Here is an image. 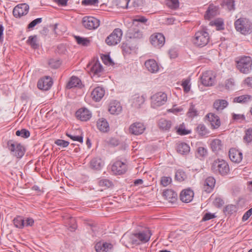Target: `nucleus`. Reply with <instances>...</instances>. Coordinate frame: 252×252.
<instances>
[{
    "label": "nucleus",
    "instance_id": "obj_1",
    "mask_svg": "<svg viewBox=\"0 0 252 252\" xmlns=\"http://www.w3.org/2000/svg\"><path fill=\"white\" fill-rule=\"evenodd\" d=\"M211 171L216 175L224 176L228 174L230 168L228 163L224 159L217 158L211 164Z\"/></svg>",
    "mask_w": 252,
    "mask_h": 252
},
{
    "label": "nucleus",
    "instance_id": "obj_2",
    "mask_svg": "<svg viewBox=\"0 0 252 252\" xmlns=\"http://www.w3.org/2000/svg\"><path fill=\"white\" fill-rule=\"evenodd\" d=\"M237 69L243 74L249 73L252 69V59L250 56H241L235 60Z\"/></svg>",
    "mask_w": 252,
    "mask_h": 252
},
{
    "label": "nucleus",
    "instance_id": "obj_3",
    "mask_svg": "<svg viewBox=\"0 0 252 252\" xmlns=\"http://www.w3.org/2000/svg\"><path fill=\"white\" fill-rule=\"evenodd\" d=\"M151 235V231L147 229L138 233L131 234L129 236V241L132 245L137 246L148 242Z\"/></svg>",
    "mask_w": 252,
    "mask_h": 252
},
{
    "label": "nucleus",
    "instance_id": "obj_4",
    "mask_svg": "<svg viewBox=\"0 0 252 252\" xmlns=\"http://www.w3.org/2000/svg\"><path fill=\"white\" fill-rule=\"evenodd\" d=\"M210 38L207 29L203 28L195 33L192 41L196 46L203 47L208 43Z\"/></svg>",
    "mask_w": 252,
    "mask_h": 252
},
{
    "label": "nucleus",
    "instance_id": "obj_5",
    "mask_svg": "<svg viewBox=\"0 0 252 252\" xmlns=\"http://www.w3.org/2000/svg\"><path fill=\"white\" fill-rule=\"evenodd\" d=\"M234 26L237 31L245 35L250 33L252 31V24L246 18L238 19L235 22Z\"/></svg>",
    "mask_w": 252,
    "mask_h": 252
},
{
    "label": "nucleus",
    "instance_id": "obj_6",
    "mask_svg": "<svg viewBox=\"0 0 252 252\" xmlns=\"http://www.w3.org/2000/svg\"><path fill=\"white\" fill-rule=\"evenodd\" d=\"M7 147L11 154L17 158H21L25 154L24 147L20 143L13 140H9L7 143Z\"/></svg>",
    "mask_w": 252,
    "mask_h": 252
},
{
    "label": "nucleus",
    "instance_id": "obj_7",
    "mask_svg": "<svg viewBox=\"0 0 252 252\" xmlns=\"http://www.w3.org/2000/svg\"><path fill=\"white\" fill-rule=\"evenodd\" d=\"M123 32L121 29L116 28L105 39L106 43L109 46L118 44L121 40Z\"/></svg>",
    "mask_w": 252,
    "mask_h": 252
},
{
    "label": "nucleus",
    "instance_id": "obj_8",
    "mask_svg": "<svg viewBox=\"0 0 252 252\" xmlns=\"http://www.w3.org/2000/svg\"><path fill=\"white\" fill-rule=\"evenodd\" d=\"M151 105L153 108L160 106L167 101V95L163 92H158L151 96Z\"/></svg>",
    "mask_w": 252,
    "mask_h": 252
},
{
    "label": "nucleus",
    "instance_id": "obj_9",
    "mask_svg": "<svg viewBox=\"0 0 252 252\" xmlns=\"http://www.w3.org/2000/svg\"><path fill=\"white\" fill-rule=\"evenodd\" d=\"M82 23L86 29L93 30L97 29L99 27L100 21L94 17L85 16L82 19Z\"/></svg>",
    "mask_w": 252,
    "mask_h": 252
},
{
    "label": "nucleus",
    "instance_id": "obj_10",
    "mask_svg": "<svg viewBox=\"0 0 252 252\" xmlns=\"http://www.w3.org/2000/svg\"><path fill=\"white\" fill-rule=\"evenodd\" d=\"M201 81L204 86H212L216 82V75L212 71H205L201 77Z\"/></svg>",
    "mask_w": 252,
    "mask_h": 252
},
{
    "label": "nucleus",
    "instance_id": "obj_11",
    "mask_svg": "<svg viewBox=\"0 0 252 252\" xmlns=\"http://www.w3.org/2000/svg\"><path fill=\"white\" fill-rule=\"evenodd\" d=\"M29 10V6L25 3L17 5L13 10V15L16 18H20L27 15Z\"/></svg>",
    "mask_w": 252,
    "mask_h": 252
},
{
    "label": "nucleus",
    "instance_id": "obj_12",
    "mask_svg": "<svg viewBox=\"0 0 252 252\" xmlns=\"http://www.w3.org/2000/svg\"><path fill=\"white\" fill-rule=\"evenodd\" d=\"M127 165L125 162L121 160L115 161L112 165L111 170L115 175H122L127 171Z\"/></svg>",
    "mask_w": 252,
    "mask_h": 252
},
{
    "label": "nucleus",
    "instance_id": "obj_13",
    "mask_svg": "<svg viewBox=\"0 0 252 252\" xmlns=\"http://www.w3.org/2000/svg\"><path fill=\"white\" fill-rule=\"evenodd\" d=\"M151 44L155 47L160 48L165 43V37L162 33H158L151 36Z\"/></svg>",
    "mask_w": 252,
    "mask_h": 252
},
{
    "label": "nucleus",
    "instance_id": "obj_14",
    "mask_svg": "<svg viewBox=\"0 0 252 252\" xmlns=\"http://www.w3.org/2000/svg\"><path fill=\"white\" fill-rule=\"evenodd\" d=\"M92 65L90 68V71L93 77H99L101 76L103 72V68L102 65L98 60L94 61L92 63Z\"/></svg>",
    "mask_w": 252,
    "mask_h": 252
},
{
    "label": "nucleus",
    "instance_id": "obj_15",
    "mask_svg": "<svg viewBox=\"0 0 252 252\" xmlns=\"http://www.w3.org/2000/svg\"><path fill=\"white\" fill-rule=\"evenodd\" d=\"M127 36L129 38L141 39L143 36V32L139 29V24L133 25V27L128 30Z\"/></svg>",
    "mask_w": 252,
    "mask_h": 252
},
{
    "label": "nucleus",
    "instance_id": "obj_16",
    "mask_svg": "<svg viewBox=\"0 0 252 252\" xmlns=\"http://www.w3.org/2000/svg\"><path fill=\"white\" fill-rule=\"evenodd\" d=\"M52 84L53 82L52 78L46 76L38 80L37 82V87L40 90L47 91L50 89Z\"/></svg>",
    "mask_w": 252,
    "mask_h": 252
},
{
    "label": "nucleus",
    "instance_id": "obj_17",
    "mask_svg": "<svg viewBox=\"0 0 252 252\" xmlns=\"http://www.w3.org/2000/svg\"><path fill=\"white\" fill-rule=\"evenodd\" d=\"M219 8L218 6L212 3L209 4L204 15L206 20H210L219 14Z\"/></svg>",
    "mask_w": 252,
    "mask_h": 252
},
{
    "label": "nucleus",
    "instance_id": "obj_18",
    "mask_svg": "<svg viewBox=\"0 0 252 252\" xmlns=\"http://www.w3.org/2000/svg\"><path fill=\"white\" fill-rule=\"evenodd\" d=\"M229 157L233 162L239 163L242 160L243 154L235 148H231L229 151Z\"/></svg>",
    "mask_w": 252,
    "mask_h": 252
},
{
    "label": "nucleus",
    "instance_id": "obj_19",
    "mask_svg": "<svg viewBox=\"0 0 252 252\" xmlns=\"http://www.w3.org/2000/svg\"><path fill=\"white\" fill-rule=\"evenodd\" d=\"M145 127L142 123L136 122L132 125L129 127V131L132 134L138 135L143 133Z\"/></svg>",
    "mask_w": 252,
    "mask_h": 252
},
{
    "label": "nucleus",
    "instance_id": "obj_20",
    "mask_svg": "<svg viewBox=\"0 0 252 252\" xmlns=\"http://www.w3.org/2000/svg\"><path fill=\"white\" fill-rule=\"evenodd\" d=\"M76 117L81 121H87L92 117L91 112L86 108H81L76 112Z\"/></svg>",
    "mask_w": 252,
    "mask_h": 252
},
{
    "label": "nucleus",
    "instance_id": "obj_21",
    "mask_svg": "<svg viewBox=\"0 0 252 252\" xmlns=\"http://www.w3.org/2000/svg\"><path fill=\"white\" fill-rule=\"evenodd\" d=\"M210 123L212 129H217L220 126V121L219 116L214 113H210L206 116Z\"/></svg>",
    "mask_w": 252,
    "mask_h": 252
},
{
    "label": "nucleus",
    "instance_id": "obj_22",
    "mask_svg": "<svg viewBox=\"0 0 252 252\" xmlns=\"http://www.w3.org/2000/svg\"><path fill=\"white\" fill-rule=\"evenodd\" d=\"M215 184L216 180L215 178L212 176H209L204 181L203 189L206 192L210 193L213 190Z\"/></svg>",
    "mask_w": 252,
    "mask_h": 252
},
{
    "label": "nucleus",
    "instance_id": "obj_23",
    "mask_svg": "<svg viewBox=\"0 0 252 252\" xmlns=\"http://www.w3.org/2000/svg\"><path fill=\"white\" fill-rule=\"evenodd\" d=\"M105 94L104 89L100 87L95 88L91 93L92 99L96 102L99 101Z\"/></svg>",
    "mask_w": 252,
    "mask_h": 252
},
{
    "label": "nucleus",
    "instance_id": "obj_24",
    "mask_svg": "<svg viewBox=\"0 0 252 252\" xmlns=\"http://www.w3.org/2000/svg\"><path fill=\"white\" fill-rule=\"evenodd\" d=\"M145 66L147 69L153 73H157L159 69V66L157 62L154 59H149L145 62Z\"/></svg>",
    "mask_w": 252,
    "mask_h": 252
},
{
    "label": "nucleus",
    "instance_id": "obj_25",
    "mask_svg": "<svg viewBox=\"0 0 252 252\" xmlns=\"http://www.w3.org/2000/svg\"><path fill=\"white\" fill-rule=\"evenodd\" d=\"M108 111L111 114L118 115L122 111V106L119 101L114 100L110 103Z\"/></svg>",
    "mask_w": 252,
    "mask_h": 252
},
{
    "label": "nucleus",
    "instance_id": "obj_26",
    "mask_svg": "<svg viewBox=\"0 0 252 252\" xmlns=\"http://www.w3.org/2000/svg\"><path fill=\"white\" fill-rule=\"evenodd\" d=\"M193 195L194 193L192 190L186 189L181 191L180 197L182 202L189 203L192 200Z\"/></svg>",
    "mask_w": 252,
    "mask_h": 252
},
{
    "label": "nucleus",
    "instance_id": "obj_27",
    "mask_svg": "<svg viewBox=\"0 0 252 252\" xmlns=\"http://www.w3.org/2000/svg\"><path fill=\"white\" fill-rule=\"evenodd\" d=\"M177 152L181 155H187L190 151V147L185 142H178L176 146Z\"/></svg>",
    "mask_w": 252,
    "mask_h": 252
},
{
    "label": "nucleus",
    "instance_id": "obj_28",
    "mask_svg": "<svg viewBox=\"0 0 252 252\" xmlns=\"http://www.w3.org/2000/svg\"><path fill=\"white\" fill-rule=\"evenodd\" d=\"M82 82L77 77L73 76L70 78L66 85V88L70 89L75 87L81 88Z\"/></svg>",
    "mask_w": 252,
    "mask_h": 252
},
{
    "label": "nucleus",
    "instance_id": "obj_29",
    "mask_svg": "<svg viewBox=\"0 0 252 252\" xmlns=\"http://www.w3.org/2000/svg\"><path fill=\"white\" fill-rule=\"evenodd\" d=\"M97 128L101 132H107L109 130V126L106 119H99L96 124Z\"/></svg>",
    "mask_w": 252,
    "mask_h": 252
},
{
    "label": "nucleus",
    "instance_id": "obj_30",
    "mask_svg": "<svg viewBox=\"0 0 252 252\" xmlns=\"http://www.w3.org/2000/svg\"><path fill=\"white\" fill-rule=\"evenodd\" d=\"M104 163L102 159L98 157L93 158L90 161L91 168L94 170H100L103 166Z\"/></svg>",
    "mask_w": 252,
    "mask_h": 252
},
{
    "label": "nucleus",
    "instance_id": "obj_31",
    "mask_svg": "<svg viewBox=\"0 0 252 252\" xmlns=\"http://www.w3.org/2000/svg\"><path fill=\"white\" fill-rule=\"evenodd\" d=\"M163 196L169 202H174L177 197V193L172 189H167L163 192Z\"/></svg>",
    "mask_w": 252,
    "mask_h": 252
},
{
    "label": "nucleus",
    "instance_id": "obj_32",
    "mask_svg": "<svg viewBox=\"0 0 252 252\" xmlns=\"http://www.w3.org/2000/svg\"><path fill=\"white\" fill-rule=\"evenodd\" d=\"M228 104L227 101L224 99H217L214 102L213 107L217 111H220L226 108Z\"/></svg>",
    "mask_w": 252,
    "mask_h": 252
},
{
    "label": "nucleus",
    "instance_id": "obj_33",
    "mask_svg": "<svg viewBox=\"0 0 252 252\" xmlns=\"http://www.w3.org/2000/svg\"><path fill=\"white\" fill-rule=\"evenodd\" d=\"M159 128L164 131H168L171 126V122L165 119H160L158 122Z\"/></svg>",
    "mask_w": 252,
    "mask_h": 252
},
{
    "label": "nucleus",
    "instance_id": "obj_34",
    "mask_svg": "<svg viewBox=\"0 0 252 252\" xmlns=\"http://www.w3.org/2000/svg\"><path fill=\"white\" fill-rule=\"evenodd\" d=\"M111 245L107 243L98 242L95 245L96 252H107Z\"/></svg>",
    "mask_w": 252,
    "mask_h": 252
},
{
    "label": "nucleus",
    "instance_id": "obj_35",
    "mask_svg": "<svg viewBox=\"0 0 252 252\" xmlns=\"http://www.w3.org/2000/svg\"><path fill=\"white\" fill-rule=\"evenodd\" d=\"M211 147L214 152H219L222 148L221 141L219 139L213 140L211 143Z\"/></svg>",
    "mask_w": 252,
    "mask_h": 252
},
{
    "label": "nucleus",
    "instance_id": "obj_36",
    "mask_svg": "<svg viewBox=\"0 0 252 252\" xmlns=\"http://www.w3.org/2000/svg\"><path fill=\"white\" fill-rule=\"evenodd\" d=\"M145 100V98L143 95H135L132 105L135 108H139L144 103Z\"/></svg>",
    "mask_w": 252,
    "mask_h": 252
},
{
    "label": "nucleus",
    "instance_id": "obj_37",
    "mask_svg": "<svg viewBox=\"0 0 252 252\" xmlns=\"http://www.w3.org/2000/svg\"><path fill=\"white\" fill-rule=\"evenodd\" d=\"M121 48L123 53L126 55L130 54L134 49V47L131 46L130 42L128 40L122 43Z\"/></svg>",
    "mask_w": 252,
    "mask_h": 252
},
{
    "label": "nucleus",
    "instance_id": "obj_38",
    "mask_svg": "<svg viewBox=\"0 0 252 252\" xmlns=\"http://www.w3.org/2000/svg\"><path fill=\"white\" fill-rule=\"evenodd\" d=\"M251 98V96L248 94L242 95L237 97H235L233 99V102L240 103H244L250 101Z\"/></svg>",
    "mask_w": 252,
    "mask_h": 252
},
{
    "label": "nucleus",
    "instance_id": "obj_39",
    "mask_svg": "<svg viewBox=\"0 0 252 252\" xmlns=\"http://www.w3.org/2000/svg\"><path fill=\"white\" fill-rule=\"evenodd\" d=\"M27 43L34 49H37L39 47V45L37 43V36L35 35L29 36L27 41Z\"/></svg>",
    "mask_w": 252,
    "mask_h": 252
},
{
    "label": "nucleus",
    "instance_id": "obj_40",
    "mask_svg": "<svg viewBox=\"0 0 252 252\" xmlns=\"http://www.w3.org/2000/svg\"><path fill=\"white\" fill-rule=\"evenodd\" d=\"M196 132L201 136H205L209 133V131L204 124H199L196 128Z\"/></svg>",
    "mask_w": 252,
    "mask_h": 252
},
{
    "label": "nucleus",
    "instance_id": "obj_41",
    "mask_svg": "<svg viewBox=\"0 0 252 252\" xmlns=\"http://www.w3.org/2000/svg\"><path fill=\"white\" fill-rule=\"evenodd\" d=\"M14 226L18 228H23L25 226V220L21 216H17L13 220Z\"/></svg>",
    "mask_w": 252,
    "mask_h": 252
},
{
    "label": "nucleus",
    "instance_id": "obj_42",
    "mask_svg": "<svg viewBox=\"0 0 252 252\" xmlns=\"http://www.w3.org/2000/svg\"><path fill=\"white\" fill-rule=\"evenodd\" d=\"M187 177L185 172L182 169H178L175 173V178L179 182L184 181Z\"/></svg>",
    "mask_w": 252,
    "mask_h": 252
},
{
    "label": "nucleus",
    "instance_id": "obj_43",
    "mask_svg": "<svg viewBox=\"0 0 252 252\" xmlns=\"http://www.w3.org/2000/svg\"><path fill=\"white\" fill-rule=\"evenodd\" d=\"M211 26H215L217 30H221L224 29V24L221 19H217L212 21L210 23Z\"/></svg>",
    "mask_w": 252,
    "mask_h": 252
},
{
    "label": "nucleus",
    "instance_id": "obj_44",
    "mask_svg": "<svg viewBox=\"0 0 252 252\" xmlns=\"http://www.w3.org/2000/svg\"><path fill=\"white\" fill-rule=\"evenodd\" d=\"M75 39L77 43L79 45L87 46L90 44V40L87 38L76 36Z\"/></svg>",
    "mask_w": 252,
    "mask_h": 252
},
{
    "label": "nucleus",
    "instance_id": "obj_45",
    "mask_svg": "<svg viewBox=\"0 0 252 252\" xmlns=\"http://www.w3.org/2000/svg\"><path fill=\"white\" fill-rule=\"evenodd\" d=\"M187 115L189 117L194 118L198 115V111L195 108V105L193 103H191L190 107L187 113Z\"/></svg>",
    "mask_w": 252,
    "mask_h": 252
},
{
    "label": "nucleus",
    "instance_id": "obj_46",
    "mask_svg": "<svg viewBox=\"0 0 252 252\" xmlns=\"http://www.w3.org/2000/svg\"><path fill=\"white\" fill-rule=\"evenodd\" d=\"M16 135L18 136H21L24 138H27L30 136V132L25 128L18 130L16 131Z\"/></svg>",
    "mask_w": 252,
    "mask_h": 252
},
{
    "label": "nucleus",
    "instance_id": "obj_47",
    "mask_svg": "<svg viewBox=\"0 0 252 252\" xmlns=\"http://www.w3.org/2000/svg\"><path fill=\"white\" fill-rule=\"evenodd\" d=\"M244 141L249 143L252 141V128H250L245 131V135L243 138Z\"/></svg>",
    "mask_w": 252,
    "mask_h": 252
},
{
    "label": "nucleus",
    "instance_id": "obj_48",
    "mask_svg": "<svg viewBox=\"0 0 252 252\" xmlns=\"http://www.w3.org/2000/svg\"><path fill=\"white\" fill-rule=\"evenodd\" d=\"M166 5L171 9H176L179 6V2L178 0H167Z\"/></svg>",
    "mask_w": 252,
    "mask_h": 252
},
{
    "label": "nucleus",
    "instance_id": "obj_49",
    "mask_svg": "<svg viewBox=\"0 0 252 252\" xmlns=\"http://www.w3.org/2000/svg\"><path fill=\"white\" fill-rule=\"evenodd\" d=\"M235 1L234 0H223L222 3L227 7L229 10L235 9Z\"/></svg>",
    "mask_w": 252,
    "mask_h": 252
},
{
    "label": "nucleus",
    "instance_id": "obj_50",
    "mask_svg": "<svg viewBox=\"0 0 252 252\" xmlns=\"http://www.w3.org/2000/svg\"><path fill=\"white\" fill-rule=\"evenodd\" d=\"M66 135L73 141H78L81 143L83 142V136L82 134L81 135H72L71 133L67 132L66 133Z\"/></svg>",
    "mask_w": 252,
    "mask_h": 252
},
{
    "label": "nucleus",
    "instance_id": "obj_51",
    "mask_svg": "<svg viewBox=\"0 0 252 252\" xmlns=\"http://www.w3.org/2000/svg\"><path fill=\"white\" fill-rule=\"evenodd\" d=\"M207 154V150L202 147H198L196 153V156L197 158H202L206 156Z\"/></svg>",
    "mask_w": 252,
    "mask_h": 252
},
{
    "label": "nucleus",
    "instance_id": "obj_52",
    "mask_svg": "<svg viewBox=\"0 0 252 252\" xmlns=\"http://www.w3.org/2000/svg\"><path fill=\"white\" fill-rule=\"evenodd\" d=\"M98 183L100 187L104 188H109L112 185V182L106 179L99 180Z\"/></svg>",
    "mask_w": 252,
    "mask_h": 252
},
{
    "label": "nucleus",
    "instance_id": "obj_53",
    "mask_svg": "<svg viewBox=\"0 0 252 252\" xmlns=\"http://www.w3.org/2000/svg\"><path fill=\"white\" fill-rule=\"evenodd\" d=\"M177 132L179 135H185L189 134L190 133V131L187 130L185 128V125L183 124L179 126V128L177 130Z\"/></svg>",
    "mask_w": 252,
    "mask_h": 252
},
{
    "label": "nucleus",
    "instance_id": "obj_54",
    "mask_svg": "<svg viewBox=\"0 0 252 252\" xmlns=\"http://www.w3.org/2000/svg\"><path fill=\"white\" fill-rule=\"evenodd\" d=\"M148 21V19L143 16H136L135 18L133 19V25H137L136 23L140 22L142 23H146Z\"/></svg>",
    "mask_w": 252,
    "mask_h": 252
},
{
    "label": "nucleus",
    "instance_id": "obj_55",
    "mask_svg": "<svg viewBox=\"0 0 252 252\" xmlns=\"http://www.w3.org/2000/svg\"><path fill=\"white\" fill-rule=\"evenodd\" d=\"M49 64L51 68L56 69L60 66L61 62L59 60L51 59L49 61Z\"/></svg>",
    "mask_w": 252,
    "mask_h": 252
},
{
    "label": "nucleus",
    "instance_id": "obj_56",
    "mask_svg": "<svg viewBox=\"0 0 252 252\" xmlns=\"http://www.w3.org/2000/svg\"><path fill=\"white\" fill-rule=\"evenodd\" d=\"M190 80L189 79H186L183 81L181 86H182L184 91L187 93L190 89V85H189Z\"/></svg>",
    "mask_w": 252,
    "mask_h": 252
},
{
    "label": "nucleus",
    "instance_id": "obj_57",
    "mask_svg": "<svg viewBox=\"0 0 252 252\" xmlns=\"http://www.w3.org/2000/svg\"><path fill=\"white\" fill-rule=\"evenodd\" d=\"M236 207L234 205L230 204L226 206L224 212L228 214H232L236 211Z\"/></svg>",
    "mask_w": 252,
    "mask_h": 252
},
{
    "label": "nucleus",
    "instance_id": "obj_58",
    "mask_svg": "<svg viewBox=\"0 0 252 252\" xmlns=\"http://www.w3.org/2000/svg\"><path fill=\"white\" fill-rule=\"evenodd\" d=\"M42 18H36L33 21H32L31 23L29 24L27 26L28 29H33L36 25L40 24L42 22Z\"/></svg>",
    "mask_w": 252,
    "mask_h": 252
},
{
    "label": "nucleus",
    "instance_id": "obj_59",
    "mask_svg": "<svg viewBox=\"0 0 252 252\" xmlns=\"http://www.w3.org/2000/svg\"><path fill=\"white\" fill-rule=\"evenodd\" d=\"M172 182V179L170 177L164 176L161 177L160 180L161 185L163 187H166Z\"/></svg>",
    "mask_w": 252,
    "mask_h": 252
},
{
    "label": "nucleus",
    "instance_id": "obj_60",
    "mask_svg": "<svg viewBox=\"0 0 252 252\" xmlns=\"http://www.w3.org/2000/svg\"><path fill=\"white\" fill-rule=\"evenodd\" d=\"M101 58L103 63L106 65H110L113 63L109 55H103Z\"/></svg>",
    "mask_w": 252,
    "mask_h": 252
},
{
    "label": "nucleus",
    "instance_id": "obj_61",
    "mask_svg": "<svg viewBox=\"0 0 252 252\" xmlns=\"http://www.w3.org/2000/svg\"><path fill=\"white\" fill-rule=\"evenodd\" d=\"M55 144L58 146L65 148L68 146L69 142L63 140L57 139L55 141Z\"/></svg>",
    "mask_w": 252,
    "mask_h": 252
},
{
    "label": "nucleus",
    "instance_id": "obj_62",
    "mask_svg": "<svg viewBox=\"0 0 252 252\" xmlns=\"http://www.w3.org/2000/svg\"><path fill=\"white\" fill-rule=\"evenodd\" d=\"M216 217L215 214L211 213H206L203 216L202 221H207Z\"/></svg>",
    "mask_w": 252,
    "mask_h": 252
},
{
    "label": "nucleus",
    "instance_id": "obj_63",
    "mask_svg": "<svg viewBox=\"0 0 252 252\" xmlns=\"http://www.w3.org/2000/svg\"><path fill=\"white\" fill-rule=\"evenodd\" d=\"M98 2V0H83L82 1V4L83 5H94Z\"/></svg>",
    "mask_w": 252,
    "mask_h": 252
},
{
    "label": "nucleus",
    "instance_id": "obj_64",
    "mask_svg": "<svg viewBox=\"0 0 252 252\" xmlns=\"http://www.w3.org/2000/svg\"><path fill=\"white\" fill-rule=\"evenodd\" d=\"M223 204H224L223 200L220 197L216 198V199H215V200L214 201V205L217 208L221 207V206H223Z\"/></svg>",
    "mask_w": 252,
    "mask_h": 252
}]
</instances>
